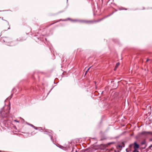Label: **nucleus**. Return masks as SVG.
I'll return each instance as SVG.
<instances>
[{"instance_id":"f257e3e1","label":"nucleus","mask_w":152,"mask_h":152,"mask_svg":"<svg viewBox=\"0 0 152 152\" xmlns=\"http://www.w3.org/2000/svg\"><path fill=\"white\" fill-rule=\"evenodd\" d=\"M10 107L8 105H5L2 108L1 111V115L3 117H7L9 113Z\"/></svg>"},{"instance_id":"f03ea898","label":"nucleus","mask_w":152,"mask_h":152,"mask_svg":"<svg viewBox=\"0 0 152 152\" xmlns=\"http://www.w3.org/2000/svg\"><path fill=\"white\" fill-rule=\"evenodd\" d=\"M11 39L9 38L6 37L5 39H3V41L4 42L6 43L7 45L9 46H12L15 45L14 44V42H11L10 43V41L11 40Z\"/></svg>"},{"instance_id":"7ed1b4c3","label":"nucleus","mask_w":152,"mask_h":152,"mask_svg":"<svg viewBox=\"0 0 152 152\" xmlns=\"http://www.w3.org/2000/svg\"><path fill=\"white\" fill-rule=\"evenodd\" d=\"M74 21H77L81 23H92L93 22V21L91 20H72Z\"/></svg>"},{"instance_id":"20e7f679","label":"nucleus","mask_w":152,"mask_h":152,"mask_svg":"<svg viewBox=\"0 0 152 152\" xmlns=\"http://www.w3.org/2000/svg\"><path fill=\"white\" fill-rule=\"evenodd\" d=\"M134 144V149H137L139 148V145L136 142H135Z\"/></svg>"},{"instance_id":"39448f33","label":"nucleus","mask_w":152,"mask_h":152,"mask_svg":"<svg viewBox=\"0 0 152 152\" xmlns=\"http://www.w3.org/2000/svg\"><path fill=\"white\" fill-rule=\"evenodd\" d=\"M68 147H69L68 146V147H67V146L66 147H64L63 146H62V149H63L64 150V151H66V150H68Z\"/></svg>"},{"instance_id":"423d86ee","label":"nucleus","mask_w":152,"mask_h":152,"mask_svg":"<svg viewBox=\"0 0 152 152\" xmlns=\"http://www.w3.org/2000/svg\"><path fill=\"white\" fill-rule=\"evenodd\" d=\"M118 146L120 148L124 147L125 146V145L123 142H122L121 144L118 145Z\"/></svg>"},{"instance_id":"0eeeda50","label":"nucleus","mask_w":152,"mask_h":152,"mask_svg":"<svg viewBox=\"0 0 152 152\" xmlns=\"http://www.w3.org/2000/svg\"><path fill=\"white\" fill-rule=\"evenodd\" d=\"M4 20L5 21V22H6V23L7 24V25L8 26H9V27L7 29L5 30H7L10 29V26H9V23L6 20Z\"/></svg>"},{"instance_id":"6e6552de","label":"nucleus","mask_w":152,"mask_h":152,"mask_svg":"<svg viewBox=\"0 0 152 152\" xmlns=\"http://www.w3.org/2000/svg\"><path fill=\"white\" fill-rule=\"evenodd\" d=\"M148 132L144 131L141 133V134H148Z\"/></svg>"},{"instance_id":"1a4fd4ad","label":"nucleus","mask_w":152,"mask_h":152,"mask_svg":"<svg viewBox=\"0 0 152 152\" xmlns=\"http://www.w3.org/2000/svg\"><path fill=\"white\" fill-rule=\"evenodd\" d=\"M30 126L32 127H33L35 129L37 130V127H36L34 126L32 124H30Z\"/></svg>"},{"instance_id":"9d476101","label":"nucleus","mask_w":152,"mask_h":152,"mask_svg":"<svg viewBox=\"0 0 152 152\" xmlns=\"http://www.w3.org/2000/svg\"><path fill=\"white\" fill-rule=\"evenodd\" d=\"M37 130H39L40 131L41 130H42L43 129H42V128L41 127H37Z\"/></svg>"},{"instance_id":"9b49d317","label":"nucleus","mask_w":152,"mask_h":152,"mask_svg":"<svg viewBox=\"0 0 152 152\" xmlns=\"http://www.w3.org/2000/svg\"><path fill=\"white\" fill-rule=\"evenodd\" d=\"M119 64H120L119 63H117L115 66V68H117Z\"/></svg>"},{"instance_id":"f8f14e48","label":"nucleus","mask_w":152,"mask_h":152,"mask_svg":"<svg viewBox=\"0 0 152 152\" xmlns=\"http://www.w3.org/2000/svg\"><path fill=\"white\" fill-rule=\"evenodd\" d=\"M56 146L61 149H62V146L60 145H56Z\"/></svg>"},{"instance_id":"ddd939ff","label":"nucleus","mask_w":152,"mask_h":152,"mask_svg":"<svg viewBox=\"0 0 152 152\" xmlns=\"http://www.w3.org/2000/svg\"><path fill=\"white\" fill-rule=\"evenodd\" d=\"M145 141H144L142 142H141V145H143V144H145Z\"/></svg>"},{"instance_id":"4468645a","label":"nucleus","mask_w":152,"mask_h":152,"mask_svg":"<svg viewBox=\"0 0 152 152\" xmlns=\"http://www.w3.org/2000/svg\"><path fill=\"white\" fill-rule=\"evenodd\" d=\"M133 152H139V151L137 149H134Z\"/></svg>"},{"instance_id":"2eb2a0df","label":"nucleus","mask_w":152,"mask_h":152,"mask_svg":"<svg viewBox=\"0 0 152 152\" xmlns=\"http://www.w3.org/2000/svg\"><path fill=\"white\" fill-rule=\"evenodd\" d=\"M133 145H134L133 144H131L129 145V147H132Z\"/></svg>"},{"instance_id":"dca6fc26","label":"nucleus","mask_w":152,"mask_h":152,"mask_svg":"<svg viewBox=\"0 0 152 152\" xmlns=\"http://www.w3.org/2000/svg\"><path fill=\"white\" fill-rule=\"evenodd\" d=\"M148 133L149 134H150V135H152V132H148Z\"/></svg>"},{"instance_id":"f3484780","label":"nucleus","mask_w":152,"mask_h":152,"mask_svg":"<svg viewBox=\"0 0 152 152\" xmlns=\"http://www.w3.org/2000/svg\"><path fill=\"white\" fill-rule=\"evenodd\" d=\"M102 18L99 20H98L97 21V22H99V21H101V20H102L104 18Z\"/></svg>"},{"instance_id":"a211bd4d","label":"nucleus","mask_w":152,"mask_h":152,"mask_svg":"<svg viewBox=\"0 0 152 152\" xmlns=\"http://www.w3.org/2000/svg\"><path fill=\"white\" fill-rule=\"evenodd\" d=\"M146 146H147L146 145H145V147H142V149H145V148Z\"/></svg>"},{"instance_id":"6ab92c4d","label":"nucleus","mask_w":152,"mask_h":152,"mask_svg":"<svg viewBox=\"0 0 152 152\" xmlns=\"http://www.w3.org/2000/svg\"><path fill=\"white\" fill-rule=\"evenodd\" d=\"M91 66L86 71V72H88V70H89V69L91 68Z\"/></svg>"},{"instance_id":"aec40b11","label":"nucleus","mask_w":152,"mask_h":152,"mask_svg":"<svg viewBox=\"0 0 152 152\" xmlns=\"http://www.w3.org/2000/svg\"><path fill=\"white\" fill-rule=\"evenodd\" d=\"M91 66L86 71V72H88V70H89V69L91 68Z\"/></svg>"},{"instance_id":"412c9836","label":"nucleus","mask_w":152,"mask_h":152,"mask_svg":"<svg viewBox=\"0 0 152 152\" xmlns=\"http://www.w3.org/2000/svg\"><path fill=\"white\" fill-rule=\"evenodd\" d=\"M91 66L86 71V72H88V70H89V69L91 68Z\"/></svg>"},{"instance_id":"4be33fe9","label":"nucleus","mask_w":152,"mask_h":152,"mask_svg":"<svg viewBox=\"0 0 152 152\" xmlns=\"http://www.w3.org/2000/svg\"><path fill=\"white\" fill-rule=\"evenodd\" d=\"M49 135L50 136V138H51V140H52V136H51V135Z\"/></svg>"},{"instance_id":"5701e85b","label":"nucleus","mask_w":152,"mask_h":152,"mask_svg":"<svg viewBox=\"0 0 152 152\" xmlns=\"http://www.w3.org/2000/svg\"><path fill=\"white\" fill-rule=\"evenodd\" d=\"M152 147V145H150V146H149V148H151V147Z\"/></svg>"},{"instance_id":"b1692460","label":"nucleus","mask_w":152,"mask_h":152,"mask_svg":"<svg viewBox=\"0 0 152 152\" xmlns=\"http://www.w3.org/2000/svg\"><path fill=\"white\" fill-rule=\"evenodd\" d=\"M149 141H152V138H151L149 140Z\"/></svg>"},{"instance_id":"393cba45","label":"nucleus","mask_w":152,"mask_h":152,"mask_svg":"<svg viewBox=\"0 0 152 152\" xmlns=\"http://www.w3.org/2000/svg\"><path fill=\"white\" fill-rule=\"evenodd\" d=\"M117 68H115H115H114V70H115V71L116 70V69Z\"/></svg>"},{"instance_id":"a878e982","label":"nucleus","mask_w":152,"mask_h":152,"mask_svg":"<svg viewBox=\"0 0 152 152\" xmlns=\"http://www.w3.org/2000/svg\"><path fill=\"white\" fill-rule=\"evenodd\" d=\"M15 121H16V122H18V121H17V120H15Z\"/></svg>"},{"instance_id":"bb28decb","label":"nucleus","mask_w":152,"mask_h":152,"mask_svg":"<svg viewBox=\"0 0 152 152\" xmlns=\"http://www.w3.org/2000/svg\"><path fill=\"white\" fill-rule=\"evenodd\" d=\"M103 91H102L101 92V94H102L103 93Z\"/></svg>"},{"instance_id":"cd10ccee","label":"nucleus","mask_w":152,"mask_h":152,"mask_svg":"<svg viewBox=\"0 0 152 152\" xmlns=\"http://www.w3.org/2000/svg\"><path fill=\"white\" fill-rule=\"evenodd\" d=\"M27 124H28V125H30V124H29V123H27Z\"/></svg>"},{"instance_id":"c85d7f7f","label":"nucleus","mask_w":152,"mask_h":152,"mask_svg":"<svg viewBox=\"0 0 152 152\" xmlns=\"http://www.w3.org/2000/svg\"><path fill=\"white\" fill-rule=\"evenodd\" d=\"M148 61V59H147V60H146V61Z\"/></svg>"},{"instance_id":"c756f323","label":"nucleus","mask_w":152,"mask_h":152,"mask_svg":"<svg viewBox=\"0 0 152 152\" xmlns=\"http://www.w3.org/2000/svg\"><path fill=\"white\" fill-rule=\"evenodd\" d=\"M87 72H86L85 74H86V73H87Z\"/></svg>"},{"instance_id":"7c9ffc66","label":"nucleus","mask_w":152,"mask_h":152,"mask_svg":"<svg viewBox=\"0 0 152 152\" xmlns=\"http://www.w3.org/2000/svg\"><path fill=\"white\" fill-rule=\"evenodd\" d=\"M47 132V131H45L46 132Z\"/></svg>"},{"instance_id":"2f4dec72","label":"nucleus","mask_w":152,"mask_h":152,"mask_svg":"<svg viewBox=\"0 0 152 152\" xmlns=\"http://www.w3.org/2000/svg\"><path fill=\"white\" fill-rule=\"evenodd\" d=\"M2 20H3V18H2Z\"/></svg>"},{"instance_id":"473e14b6","label":"nucleus","mask_w":152,"mask_h":152,"mask_svg":"<svg viewBox=\"0 0 152 152\" xmlns=\"http://www.w3.org/2000/svg\"><path fill=\"white\" fill-rule=\"evenodd\" d=\"M75 152H77V151H76Z\"/></svg>"}]
</instances>
